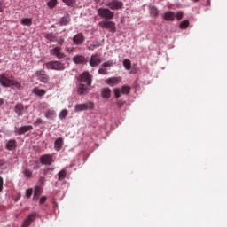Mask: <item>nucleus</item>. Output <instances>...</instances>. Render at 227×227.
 Instances as JSON below:
<instances>
[{
  "instance_id": "1",
  "label": "nucleus",
  "mask_w": 227,
  "mask_h": 227,
  "mask_svg": "<svg viewBox=\"0 0 227 227\" xmlns=\"http://www.w3.org/2000/svg\"><path fill=\"white\" fill-rule=\"evenodd\" d=\"M0 84L4 88H12V86H14L16 90H21L22 84L15 80V77L13 75H10L8 73H4L0 74Z\"/></svg>"
},
{
  "instance_id": "2",
  "label": "nucleus",
  "mask_w": 227,
  "mask_h": 227,
  "mask_svg": "<svg viewBox=\"0 0 227 227\" xmlns=\"http://www.w3.org/2000/svg\"><path fill=\"white\" fill-rule=\"evenodd\" d=\"M47 70H55L57 72H63L65 70V63L59 62L58 60H51L44 63Z\"/></svg>"
},
{
  "instance_id": "3",
  "label": "nucleus",
  "mask_w": 227,
  "mask_h": 227,
  "mask_svg": "<svg viewBox=\"0 0 227 227\" xmlns=\"http://www.w3.org/2000/svg\"><path fill=\"white\" fill-rule=\"evenodd\" d=\"M98 15L102 19H106V20H113L114 19V12L111 11L109 8H98L97 10Z\"/></svg>"
},
{
  "instance_id": "4",
  "label": "nucleus",
  "mask_w": 227,
  "mask_h": 227,
  "mask_svg": "<svg viewBox=\"0 0 227 227\" xmlns=\"http://www.w3.org/2000/svg\"><path fill=\"white\" fill-rule=\"evenodd\" d=\"M93 109H95V103H93L92 101H87L86 103H82V104H77L74 106V112L75 113H81L82 111H93Z\"/></svg>"
},
{
  "instance_id": "5",
  "label": "nucleus",
  "mask_w": 227,
  "mask_h": 227,
  "mask_svg": "<svg viewBox=\"0 0 227 227\" xmlns=\"http://www.w3.org/2000/svg\"><path fill=\"white\" fill-rule=\"evenodd\" d=\"M78 81H80L82 84V82H85L87 86H91L93 75L90 74V72L84 71L79 75Z\"/></svg>"
},
{
  "instance_id": "6",
  "label": "nucleus",
  "mask_w": 227,
  "mask_h": 227,
  "mask_svg": "<svg viewBox=\"0 0 227 227\" xmlns=\"http://www.w3.org/2000/svg\"><path fill=\"white\" fill-rule=\"evenodd\" d=\"M98 26L100 27H103L104 29H108L110 33H116V25L114 24V21H111V20L100 21L98 23Z\"/></svg>"
},
{
  "instance_id": "7",
  "label": "nucleus",
  "mask_w": 227,
  "mask_h": 227,
  "mask_svg": "<svg viewBox=\"0 0 227 227\" xmlns=\"http://www.w3.org/2000/svg\"><path fill=\"white\" fill-rule=\"evenodd\" d=\"M110 10H121L123 8V2L120 0H111L106 4Z\"/></svg>"
},
{
  "instance_id": "8",
  "label": "nucleus",
  "mask_w": 227,
  "mask_h": 227,
  "mask_svg": "<svg viewBox=\"0 0 227 227\" xmlns=\"http://www.w3.org/2000/svg\"><path fill=\"white\" fill-rule=\"evenodd\" d=\"M35 77L37 78V81H40V82H43L44 84L49 82V74L45 73L44 70L36 71Z\"/></svg>"
},
{
  "instance_id": "9",
  "label": "nucleus",
  "mask_w": 227,
  "mask_h": 227,
  "mask_svg": "<svg viewBox=\"0 0 227 227\" xmlns=\"http://www.w3.org/2000/svg\"><path fill=\"white\" fill-rule=\"evenodd\" d=\"M36 212L30 213L26 219L24 220L21 227H29L33 223H35V220L36 219Z\"/></svg>"
},
{
  "instance_id": "10",
  "label": "nucleus",
  "mask_w": 227,
  "mask_h": 227,
  "mask_svg": "<svg viewBox=\"0 0 227 227\" xmlns=\"http://www.w3.org/2000/svg\"><path fill=\"white\" fill-rule=\"evenodd\" d=\"M50 54H51V56H56L58 59H65L67 58V55L61 52V48H59V46H56L50 50Z\"/></svg>"
},
{
  "instance_id": "11",
  "label": "nucleus",
  "mask_w": 227,
  "mask_h": 227,
  "mask_svg": "<svg viewBox=\"0 0 227 227\" xmlns=\"http://www.w3.org/2000/svg\"><path fill=\"white\" fill-rule=\"evenodd\" d=\"M100 63H102V58L97 53L92 54L89 60V64L90 65V67H98Z\"/></svg>"
},
{
  "instance_id": "12",
  "label": "nucleus",
  "mask_w": 227,
  "mask_h": 227,
  "mask_svg": "<svg viewBox=\"0 0 227 227\" xmlns=\"http://www.w3.org/2000/svg\"><path fill=\"white\" fill-rule=\"evenodd\" d=\"M30 130H33V126L32 125L16 127L14 132L18 136H22V135L26 134V132H30Z\"/></svg>"
},
{
  "instance_id": "13",
  "label": "nucleus",
  "mask_w": 227,
  "mask_h": 227,
  "mask_svg": "<svg viewBox=\"0 0 227 227\" xmlns=\"http://www.w3.org/2000/svg\"><path fill=\"white\" fill-rule=\"evenodd\" d=\"M41 164H43V166H51V164H52V162H54V160L52 159V155L51 154H44L42 155L39 159Z\"/></svg>"
},
{
  "instance_id": "14",
  "label": "nucleus",
  "mask_w": 227,
  "mask_h": 227,
  "mask_svg": "<svg viewBox=\"0 0 227 227\" xmlns=\"http://www.w3.org/2000/svg\"><path fill=\"white\" fill-rule=\"evenodd\" d=\"M84 34L80 32L73 37V43L74 45H82V43H84Z\"/></svg>"
},
{
  "instance_id": "15",
  "label": "nucleus",
  "mask_w": 227,
  "mask_h": 227,
  "mask_svg": "<svg viewBox=\"0 0 227 227\" xmlns=\"http://www.w3.org/2000/svg\"><path fill=\"white\" fill-rule=\"evenodd\" d=\"M78 95H88L90 93V85L80 83L77 87Z\"/></svg>"
},
{
  "instance_id": "16",
  "label": "nucleus",
  "mask_w": 227,
  "mask_h": 227,
  "mask_svg": "<svg viewBox=\"0 0 227 227\" xmlns=\"http://www.w3.org/2000/svg\"><path fill=\"white\" fill-rule=\"evenodd\" d=\"M73 61L75 65H86V63H88V59L82 55H75L73 57Z\"/></svg>"
},
{
  "instance_id": "17",
  "label": "nucleus",
  "mask_w": 227,
  "mask_h": 227,
  "mask_svg": "<svg viewBox=\"0 0 227 227\" xmlns=\"http://www.w3.org/2000/svg\"><path fill=\"white\" fill-rule=\"evenodd\" d=\"M121 82V77H111L108 78L106 83L108 86H116V84H120Z\"/></svg>"
},
{
  "instance_id": "18",
  "label": "nucleus",
  "mask_w": 227,
  "mask_h": 227,
  "mask_svg": "<svg viewBox=\"0 0 227 227\" xmlns=\"http://www.w3.org/2000/svg\"><path fill=\"white\" fill-rule=\"evenodd\" d=\"M61 148H63V137H59L54 142V149L57 152H59V150H61Z\"/></svg>"
},
{
  "instance_id": "19",
  "label": "nucleus",
  "mask_w": 227,
  "mask_h": 227,
  "mask_svg": "<svg viewBox=\"0 0 227 227\" xmlns=\"http://www.w3.org/2000/svg\"><path fill=\"white\" fill-rule=\"evenodd\" d=\"M14 111L18 116H22L24 114V105L22 104H16Z\"/></svg>"
},
{
  "instance_id": "20",
  "label": "nucleus",
  "mask_w": 227,
  "mask_h": 227,
  "mask_svg": "<svg viewBox=\"0 0 227 227\" xmlns=\"http://www.w3.org/2000/svg\"><path fill=\"white\" fill-rule=\"evenodd\" d=\"M45 118H47V120H54V118H56V111L52 108L48 109L45 113Z\"/></svg>"
},
{
  "instance_id": "21",
  "label": "nucleus",
  "mask_w": 227,
  "mask_h": 227,
  "mask_svg": "<svg viewBox=\"0 0 227 227\" xmlns=\"http://www.w3.org/2000/svg\"><path fill=\"white\" fill-rule=\"evenodd\" d=\"M6 148L9 151H13L17 148V140L12 139V140H9L7 145H6Z\"/></svg>"
},
{
  "instance_id": "22",
  "label": "nucleus",
  "mask_w": 227,
  "mask_h": 227,
  "mask_svg": "<svg viewBox=\"0 0 227 227\" xmlns=\"http://www.w3.org/2000/svg\"><path fill=\"white\" fill-rule=\"evenodd\" d=\"M101 96L103 98H111V89H109V87L103 88Z\"/></svg>"
},
{
  "instance_id": "23",
  "label": "nucleus",
  "mask_w": 227,
  "mask_h": 227,
  "mask_svg": "<svg viewBox=\"0 0 227 227\" xmlns=\"http://www.w3.org/2000/svg\"><path fill=\"white\" fill-rule=\"evenodd\" d=\"M32 93H34V95H36L37 97H43V95H45L47 91H45V90L43 89H39L38 87H35L33 89Z\"/></svg>"
},
{
  "instance_id": "24",
  "label": "nucleus",
  "mask_w": 227,
  "mask_h": 227,
  "mask_svg": "<svg viewBox=\"0 0 227 227\" xmlns=\"http://www.w3.org/2000/svg\"><path fill=\"white\" fill-rule=\"evenodd\" d=\"M163 19L164 20H175V12H166L164 14H163Z\"/></svg>"
},
{
  "instance_id": "25",
  "label": "nucleus",
  "mask_w": 227,
  "mask_h": 227,
  "mask_svg": "<svg viewBox=\"0 0 227 227\" xmlns=\"http://www.w3.org/2000/svg\"><path fill=\"white\" fill-rule=\"evenodd\" d=\"M72 20L70 19V16L68 14H67L66 16H63L60 20V26H68V24H70V21Z\"/></svg>"
},
{
  "instance_id": "26",
  "label": "nucleus",
  "mask_w": 227,
  "mask_h": 227,
  "mask_svg": "<svg viewBox=\"0 0 227 227\" xmlns=\"http://www.w3.org/2000/svg\"><path fill=\"white\" fill-rule=\"evenodd\" d=\"M149 13L153 15V17H157L159 15V9L153 5L149 6Z\"/></svg>"
},
{
  "instance_id": "27",
  "label": "nucleus",
  "mask_w": 227,
  "mask_h": 227,
  "mask_svg": "<svg viewBox=\"0 0 227 227\" xmlns=\"http://www.w3.org/2000/svg\"><path fill=\"white\" fill-rule=\"evenodd\" d=\"M40 194H42V187L35 186L34 192V200H38V198H40Z\"/></svg>"
},
{
  "instance_id": "28",
  "label": "nucleus",
  "mask_w": 227,
  "mask_h": 227,
  "mask_svg": "<svg viewBox=\"0 0 227 227\" xmlns=\"http://www.w3.org/2000/svg\"><path fill=\"white\" fill-rule=\"evenodd\" d=\"M100 47V43L98 42H92L88 45L89 51H95V49H98Z\"/></svg>"
},
{
  "instance_id": "29",
  "label": "nucleus",
  "mask_w": 227,
  "mask_h": 227,
  "mask_svg": "<svg viewBox=\"0 0 227 227\" xmlns=\"http://www.w3.org/2000/svg\"><path fill=\"white\" fill-rule=\"evenodd\" d=\"M122 65L126 70H130V68H132V62L129 59H125L122 62Z\"/></svg>"
},
{
  "instance_id": "30",
  "label": "nucleus",
  "mask_w": 227,
  "mask_h": 227,
  "mask_svg": "<svg viewBox=\"0 0 227 227\" xmlns=\"http://www.w3.org/2000/svg\"><path fill=\"white\" fill-rule=\"evenodd\" d=\"M21 24L23 26H32L33 24V20L31 18H24V19H21Z\"/></svg>"
},
{
  "instance_id": "31",
  "label": "nucleus",
  "mask_w": 227,
  "mask_h": 227,
  "mask_svg": "<svg viewBox=\"0 0 227 227\" xmlns=\"http://www.w3.org/2000/svg\"><path fill=\"white\" fill-rule=\"evenodd\" d=\"M121 93H122V95H129L130 93V86L123 85L121 88Z\"/></svg>"
},
{
  "instance_id": "32",
  "label": "nucleus",
  "mask_w": 227,
  "mask_h": 227,
  "mask_svg": "<svg viewBox=\"0 0 227 227\" xmlns=\"http://www.w3.org/2000/svg\"><path fill=\"white\" fill-rule=\"evenodd\" d=\"M58 176L59 181L63 182V179L67 178V169H62L60 172H59Z\"/></svg>"
},
{
  "instance_id": "33",
  "label": "nucleus",
  "mask_w": 227,
  "mask_h": 227,
  "mask_svg": "<svg viewBox=\"0 0 227 227\" xmlns=\"http://www.w3.org/2000/svg\"><path fill=\"white\" fill-rule=\"evenodd\" d=\"M58 4V0H49L47 2V6L52 10L53 8H56V5Z\"/></svg>"
},
{
  "instance_id": "34",
  "label": "nucleus",
  "mask_w": 227,
  "mask_h": 227,
  "mask_svg": "<svg viewBox=\"0 0 227 227\" xmlns=\"http://www.w3.org/2000/svg\"><path fill=\"white\" fill-rule=\"evenodd\" d=\"M68 115V110L64 109L62 110L59 114V118L60 120H65V118H67V116Z\"/></svg>"
},
{
  "instance_id": "35",
  "label": "nucleus",
  "mask_w": 227,
  "mask_h": 227,
  "mask_svg": "<svg viewBox=\"0 0 227 227\" xmlns=\"http://www.w3.org/2000/svg\"><path fill=\"white\" fill-rule=\"evenodd\" d=\"M180 29H187L189 27V20H184L179 25Z\"/></svg>"
},
{
  "instance_id": "36",
  "label": "nucleus",
  "mask_w": 227,
  "mask_h": 227,
  "mask_svg": "<svg viewBox=\"0 0 227 227\" xmlns=\"http://www.w3.org/2000/svg\"><path fill=\"white\" fill-rule=\"evenodd\" d=\"M23 175H25V176L27 178H31V176H33V171H31L30 169L28 168H26L24 171H23Z\"/></svg>"
},
{
  "instance_id": "37",
  "label": "nucleus",
  "mask_w": 227,
  "mask_h": 227,
  "mask_svg": "<svg viewBox=\"0 0 227 227\" xmlns=\"http://www.w3.org/2000/svg\"><path fill=\"white\" fill-rule=\"evenodd\" d=\"M114 93L115 98H120V97H121V89L115 88L114 90Z\"/></svg>"
},
{
  "instance_id": "38",
  "label": "nucleus",
  "mask_w": 227,
  "mask_h": 227,
  "mask_svg": "<svg viewBox=\"0 0 227 227\" xmlns=\"http://www.w3.org/2000/svg\"><path fill=\"white\" fill-rule=\"evenodd\" d=\"M45 38L46 40H49V42H54V40H56V36H54L52 34H46Z\"/></svg>"
},
{
  "instance_id": "39",
  "label": "nucleus",
  "mask_w": 227,
  "mask_h": 227,
  "mask_svg": "<svg viewBox=\"0 0 227 227\" xmlns=\"http://www.w3.org/2000/svg\"><path fill=\"white\" fill-rule=\"evenodd\" d=\"M113 67V61L112 60H108V61L104 62L102 64L103 68H107V67Z\"/></svg>"
},
{
  "instance_id": "40",
  "label": "nucleus",
  "mask_w": 227,
  "mask_h": 227,
  "mask_svg": "<svg viewBox=\"0 0 227 227\" xmlns=\"http://www.w3.org/2000/svg\"><path fill=\"white\" fill-rule=\"evenodd\" d=\"M98 74L100 75H107L108 72H107V69H106L105 67L103 68H99L98 69Z\"/></svg>"
},
{
  "instance_id": "41",
  "label": "nucleus",
  "mask_w": 227,
  "mask_h": 227,
  "mask_svg": "<svg viewBox=\"0 0 227 227\" xmlns=\"http://www.w3.org/2000/svg\"><path fill=\"white\" fill-rule=\"evenodd\" d=\"M176 19L177 20H182V19L184 18V12H178L176 15H175Z\"/></svg>"
},
{
  "instance_id": "42",
  "label": "nucleus",
  "mask_w": 227,
  "mask_h": 227,
  "mask_svg": "<svg viewBox=\"0 0 227 227\" xmlns=\"http://www.w3.org/2000/svg\"><path fill=\"white\" fill-rule=\"evenodd\" d=\"M33 196V190L31 188L26 190V198H31Z\"/></svg>"
},
{
  "instance_id": "43",
  "label": "nucleus",
  "mask_w": 227,
  "mask_h": 227,
  "mask_svg": "<svg viewBox=\"0 0 227 227\" xmlns=\"http://www.w3.org/2000/svg\"><path fill=\"white\" fill-rule=\"evenodd\" d=\"M123 106H125V101L119 99L117 101V106L119 107V109H121L123 107Z\"/></svg>"
},
{
  "instance_id": "44",
  "label": "nucleus",
  "mask_w": 227,
  "mask_h": 227,
  "mask_svg": "<svg viewBox=\"0 0 227 227\" xmlns=\"http://www.w3.org/2000/svg\"><path fill=\"white\" fill-rule=\"evenodd\" d=\"M6 169V161L4 160H0V170Z\"/></svg>"
},
{
  "instance_id": "45",
  "label": "nucleus",
  "mask_w": 227,
  "mask_h": 227,
  "mask_svg": "<svg viewBox=\"0 0 227 227\" xmlns=\"http://www.w3.org/2000/svg\"><path fill=\"white\" fill-rule=\"evenodd\" d=\"M67 6H74V0H62Z\"/></svg>"
},
{
  "instance_id": "46",
  "label": "nucleus",
  "mask_w": 227,
  "mask_h": 227,
  "mask_svg": "<svg viewBox=\"0 0 227 227\" xmlns=\"http://www.w3.org/2000/svg\"><path fill=\"white\" fill-rule=\"evenodd\" d=\"M45 201H47V197L43 196V197H41L39 203H40V205H43V203H45Z\"/></svg>"
},
{
  "instance_id": "47",
  "label": "nucleus",
  "mask_w": 227,
  "mask_h": 227,
  "mask_svg": "<svg viewBox=\"0 0 227 227\" xmlns=\"http://www.w3.org/2000/svg\"><path fill=\"white\" fill-rule=\"evenodd\" d=\"M39 185H43L45 184V177L41 176L38 180Z\"/></svg>"
},
{
  "instance_id": "48",
  "label": "nucleus",
  "mask_w": 227,
  "mask_h": 227,
  "mask_svg": "<svg viewBox=\"0 0 227 227\" xmlns=\"http://www.w3.org/2000/svg\"><path fill=\"white\" fill-rule=\"evenodd\" d=\"M4 184V181L2 176H0V192H3V185Z\"/></svg>"
},
{
  "instance_id": "49",
  "label": "nucleus",
  "mask_w": 227,
  "mask_h": 227,
  "mask_svg": "<svg viewBox=\"0 0 227 227\" xmlns=\"http://www.w3.org/2000/svg\"><path fill=\"white\" fill-rule=\"evenodd\" d=\"M57 42H58L59 45H63V43H65V39L60 38Z\"/></svg>"
},
{
  "instance_id": "50",
  "label": "nucleus",
  "mask_w": 227,
  "mask_h": 227,
  "mask_svg": "<svg viewBox=\"0 0 227 227\" xmlns=\"http://www.w3.org/2000/svg\"><path fill=\"white\" fill-rule=\"evenodd\" d=\"M42 121H42L41 118H37V119L35 120L36 125H41Z\"/></svg>"
},
{
  "instance_id": "51",
  "label": "nucleus",
  "mask_w": 227,
  "mask_h": 227,
  "mask_svg": "<svg viewBox=\"0 0 227 227\" xmlns=\"http://www.w3.org/2000/svg\"><path fill=\"white\" fill-rule=\"evenodd\" d=\"M4 12V7H3V4H0V13H3Z\"/></svg>"
},
{
  "instance_id": "52",
  "label": "nucleus",
  "mask_w": 227,
  "mask_h": 227,
  "mask_svg": "<svg viewBox=\"0 0 227 227\" xmlns=\"http://www.w3.org/2000/svg\"><path fill=\"white\" fill-rule=\"evenodd\" d=\"M4 104V100L3 98H0V106H3Z\"/></svg>"
},
{
  "instance_id": "53",
  "label": "nucleus",
  "mask_w": 227,
  "mask_h": 227,
  "mask_svg": "<svg viewBox=\"0 0 227 227\" xmlns=\"http://www.w3.org/2000/svg\"><path fill=\"white\" fill-rule=\"evenodd\" d=\"M194 1V3H198V1H200V0H193Z\"/></svg>"
}]
</instances>
